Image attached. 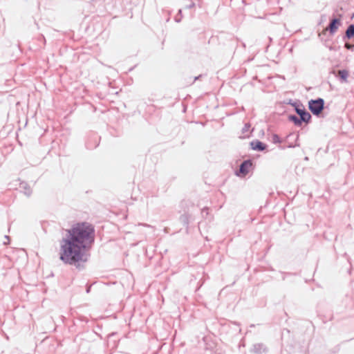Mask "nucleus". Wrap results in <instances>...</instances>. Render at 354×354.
<instances>
[{
  "label": "nucleus",
  "mask_w": 354,
  "mask_h": 354,
  "mask_svg": "<svg viewBox=\"0 0 354 354\" xmlns=\"http://www.w3.org/2000/svg\"><path fill=\"white\" fill-rule=\"evenodd\" d=\"M174 20L176 22L179 23L182 20V10H178V14L174 17Z\"/></svg>",
  "instance_id": "ddd939ff"
},
{
  "label": "nucleus",
  "mask_w": 354,
  "mask_h": 354,
  "mask_svg": "<svg viewBox=\"0 0 354 354\" xmlns=\"http://www.w3.org/2000/svg\"><path fill=\"white\" fill-rule=\"evenodd\" d=\"M252 166V161L250 159L245 160L241 162L239 166V171L236 172L237 176L242 175L243 176H246L249 173L250 169Z\"/></svg>",
  "instance_id": "20e7f679"
},
{
  "label": "nucleus",
  "mask_w": 354,
  "mask_h": 354,
  "mask_svg": "<svg viewBox=\"0 0 354 354\" xmlns=\"http://www.w3.org/2000/svg\"><path fill=\"white\" fill-rule=\"evenodd\" d=\"M344 47L350 50H354V44H351L349 43H345Z\"/></svg>",
  "instance_id": "2eb2a0df"
},
{
  "label": "nucleus",
  "mask_w": 354,
  "mask_h": 354,
  "mask_svg": "<svg viewBox=\"0 0 354 354\" xmlns=\"http://www.w3.org/2000/svg\"><path fill=\"white\" fill-rule=\"evenodd\" d=\"M252 351L257 354H262L267 351L266 346L263 344H257L253 346Z\"/></svg>",
  "instance_id": "6e6552de"
},
{
  "label": "nucleus",
  "mask_w": 354,
  "mask_h": 354,
  "mask_svg": "<svg viewBox=\"0 0 354 354\" xmlns=\"http://www.w3.org/2000/svg\"><path fill=\"white\" fill-rule=\"evenodd\" d=\"M189 215L187 214H182L180 218H179V220L185 226H188L189 225Z\"/></svg>",
  "instance_id": "f8f14e48"
},
{
  "label": "nucleus",
  "mask_w": 354,
  "mask_h": 354,
  "mask_svg": "<svg viewBox=\"0 0 354 354\" xmlns=\"http://www.w3.org/2000/svg\"><path fill=\"white\" fill-rule=\"evenodd\" d=\"M295 106V110L297 115H299V118L305 123L310 122L311 120V115L306 110L302 104H297L294 103L292 104Z\"/></svg>",
  "instance_id": "7ed1b4c3"
},
{
  "label": "nucleus",
  "mask_w": 354,
  "mask_h": 354,
  "mask_svg": "<svg viewBox=\"0 0 354 354\" xmlns=\"http://www.w3.org/2000/svg\"><path fill=\"white\" fill-rule=\"evenodd\" d=\"M19 188L23 191L24 194L28 197L32 194V189L26 182H20Z\"/></svg>",
  "instance_id": "0eeeda50"
},
{
  "label": "nucleus",
  "mask_w": 354,
  "mask_h": 354,
  "mask_svg": "<svg viewBox=\"0 0 354 354\" xmlns=\"http://www.w3.org/2000/svg\"><path fill=\"white\" fill-rule=\"evenodd\" d=\"M201 77V75H200L197 77H195L194 82L196 81V80H198Z\"/></svg>",
  "instance_id": "6ab92c4d"
},
{
  "label": "nucleus",
  "mask_w": 354,
  "mask_h": 354,
  "mask_svg": "<svg viewBox=\"0 0 354 354\" xmlns=\"http://www.w3.org/2000/svg\"><path fill=\"white\" fill-rule=\"evenodd\" d=\"M288 120L291 122H292L297 127H300L302 124V122H304L303 120H301L299 118H298L295 115H288Z\"/></svg>",
  "instance_id": "9d476101"
},
{
  "label": "nucleus",
  "mask_w": 354,
  "mask_h": 354,
  "mask_svg": "<svg viewBox=\"0 0 354 354\" xmlns=\"http://www.w3.org/2000/svg\"><path fill=\"white\" fill-rule=\"evenodd\" d=\"M308 108L313 115H319L324 108V99L319 97L308 102Z\"/></svg>",
  "instance_id": "f03ea898"
},
{
  "label": "nucleus",
  "mask_w": 354,
  "mask_h": 354,
  "mask_svg": "<svg viewBox=\"0 0 354 354\" xmlns=\"http://www.w3.org/2000/svg\"><path fill=\"white\" fill-rule=\"evenodd\" d=\"M250 127V124L249 123H246L243 128V132H247L249 130V128Z\"/></svg>",
  "instance_id": "dca6fc26"
},
{
  "label": "nucleus",
  "mask_w": 354,
  "mask_h": 354,
  "mask_svg": "<svg viewBox=\"0 0 354 354\" xmlns=\"http://www.w3.org/2000/svg\"><path fill=\"white\" fill-rule=\"evenodd\" d=\"M5 238L8 240H9V236H5Z\"/></svg>",
  "instance_id": "aec40b11"
},
{
  "label": "nucleus",
  "mask_w": 354,
  "mask_h": 354,
  "mask_svg": "<svg viewBox=\"0 0 354 354\" xmlns=\"http://www.w3.org/2000/svg\"><path fill=\"white\" fill-rule=\"evenodd\" d=\"M339 77L343 82H346L348 77V71L346 70H339L338 71Z\"/></svg>",
  "instance_id": "9b49d317"
},
{
  "label": "nucleus",
  "mask_w": 354,
  "mask_h": 354,
  "mask_svg": "<svg viewBox=\"0 0 354 354\" xmlns=\"http://www.w3.org/2000/svg\"><path fill=\"white\" fill-rule=\"evenodd\" d=\"M194 6H195V3L194 2H192V1H191L189 5H187L185 6V8L190 9V8H192L193 7H194Z\"/></svg>",
  "instance_id": "f3484780"
},
{
  "label": "nucleus",
  "mask_w": 354,
  "mask_h": 354,
  "mask_svg": "<svg viewBox=\"0 0 354 354\" xmlns=\"http://www.w3.org/2000/svg\"><path fill=\"white\" fill-rule=\"evenodd\" d=\"M354 37V24H351L348 26L346 30L345 36L344 37V39H351Z\"/></svg>",
  "instance_id": "1a4fd4ad"
},
{
  "label": "nucleus",
  "mask_w": 354,
  "mask_h": 354,
  "mask_svg": "<svg viewBox=\"0 0 354 354\" xmlns=\"http://www.w3.org/2000/svg\"><path fill=\"white\" fill-rule=\"evenodd\" d=\"M250 146L253 150H255L257 151H263L267 147V145L266 144H264L263 142H262L258 140L252 141L250 142Z\"/></svg>",
  "instance_id": "39448f33"
},
{
  "label": "nucleus",
  "mask_w": 354,
  "mask_h": 354,
  "mask_svg": "<svg viewBox=\"0 0 354 354\" xmlns=\"http://www.w3.org/2000/svg\"><path fill=\"white\" fill-rule=\"evenodd\" d=\"M95 241L94 227L89 223H77L59 241V259L65 264L75 265L87 261L86 251Z\"/></svg>",
  "instance_id": "f257e3e1"
},
{
  "label": "nucleus",
  "mask_w": 354,
  "mask_h": 354,
  "mask_svg": "<svg viewBox=\"0 0 354 354\" xmlns=\"http://www.w3.org/2000/svg\"><path fill=\"white\" fill-rule=\"evenodd\" d=\"M272 140H273V142L274 143H281V138L279 137L278 135L277 134H274L273 136H272Z\"/></svg>",
  "instance_id": "4468645a"
},
{
  "label": "nucleus",
  "mask_w": 354,
  "mask_h": 354,
  "mask_svg": "<svg viewBox=\"0 0 354 354\" xmlns=\"http://www.w3.org/2000/svg\"><path fill=\"white\" fill-rule=\"evenodd\" d=\"M208 211H209V209H208V208H207V207L203 208V209H202V212H201V213H202L203 216H204V214H205L206 215H207V214H208Z\"/></svg>",
  "instance_id": "a211bd4d"
},
{
  "label": "nucleus",
  "mask_w": 354,
  "mask_h": 354,
  "mask_svg": "<svg viewBox=\"0 0 354 354\" xmlns=\"http://www.w3.org/2000/svg\"><path fill=\"white\" fill-rule=\"evenodd\" d=\"M340 24H341V21H340V19H339L334 18L330 20L329 26H328V30H329L330 34H334L337 31Z\"/></svg>",
  "instance_id": "423d86ee"
}]
</instances>
